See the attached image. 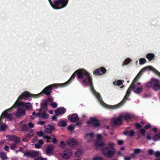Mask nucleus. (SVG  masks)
<instances>
[{
	"instance_id": "obj_1",
	"label": "nucleus",
	"mask_w": 160,
	"mask_h": 160,
	"mask_svg": "<svg viewBox=\"0 0 160 160\" xmlns=\"http://www.w3.org/2000/svg\"><path fill=\"white\" fill-rule=\"evenodd\" d=\"M76 74H77L78 78L79 79H83L82 81V82L84 84V82L83 81L85 78H89V77H90L91 79L92 78L90 76L91 74L89 73L87 71L83 69H79L75 71L72 75L70 79L67 81L65 83L60 84L61 86L63 87L69 84L72 82V79L74 78Z\"/></svg>"
},
{
	"instance_id": "obj_39",
	"label": "nucleus",
	"mask_w": 160,
	"mask_h": 160,
	"mask_svg": "<svg viewBox=\"0 0 160 160\" xmlns=\"http://www.w3.org/2000/svg\"><path fill=\"white\" fill-rule=\"evenodd\" d=\"M7 127V125L5 124L2 125L0 126V130L2 131H4L5 130Z\"/></svg>"
},
{
	"instance_id": "obj_5",
	"label": "nucleus",
	"mask_w": 160,
	"mask_h": 160,
	"mask_svg": "<svg viewBox=\"0 0 160 160\" xmlns=\"http://www.w3.org/2000/svg\"><path fill=\"white\" fill-rule=\"evenodd\" d=\"M145 87L149 88L152 87L153 90L157 91L160 90V83L158 80L152 79L150 82L147 83L145 85Z\"/></svg>"
},
{
	"instance_id": "obj_47",
	"label": "nucleus",
	"mask_w": 160,
	"mask_h": 160,
	"mask_svg": "<svg viewBox=\"0 0 160 160\" xmlns=\"http://www.w3.org/2000/svg\"><path fill=\"white\" fill-rule=\"evenodd\" d=\"M22 129L23 130H27L28 128V125L26 124H24L22 125Z\"/></svg>"
},
{
	"instance_id": "obj_14",
	"label": "nucleus",
	"mask_w": 160,
	"mask_h": 160,
	"mask_svg": "<svg viewBox=\"0 0 160 160\" xmlns=\"http://www.w3.org/2000/svg\"><path fill=\"white\" fill-rule=\"evenodd\" d=\"M68 119L71 122H75L79 120V118L77 114H73L68 115Z\"/></svg>"
},
{
	"instance_id": "obj_23",
	"label": "nucleus",
	"mask_w": 160,
	"mask_h": 160,
	"mask_svg": "<svg viewBox=\"0 0 160 160\" xmlns=\"http://www.w3.org/2000/svg\"><path fill=\"white\" fill-rule=\"evenodd\" d=\"M128 97L129 96H127V95H126L122 101L116 105L117 108H119L125 102Z\"/></svg>"
},
{
	"instance_id": "obj_11",
	"label": "nucleus",
	"mask_w": 160,
	"mask_h": 160,
	"mask_svg": "<svg viewBox=\"0 0 160 160\" xmlns=\"http://www.w3.org/2000/svg\"><path fill=\"white\" fill-rule=\"evenodd\" d=\"M22 152L24 153V156H26L28 157L31 158L38 157L39 154V152L33 150L27 152L23 151Z\"/></svg>"
},
{
	"instance_id": "obj_7",
	"label": "nucleus",
	"mask_w": 160,
	"mask_h": 160,
	"mask_svg": "<svg viewBox=\"0 0 160 160\" xmlns=\"http://www.w3.org/2000/svg\"><path fill=\"white\" fill-rule=\"evenodd\" d=\"M62 87L60 84H52L45 88L42 91V92L47 95H50L52 91L53 87Z\"/></svg>"
},
{
	"instance_id": "obj_17",
	"label": "nucleus",
	"mask_w": 160,
	"mask_h": 160,
	"mask_svg": "<svg viewBox=\"0 0 160 160\" xmlns=\"http://www.w3.org/2000/svg\"><path fill=\"white\" fill-rule=\"evenodd\" d=\"M72 154V152L71 150L69 149L64 151L62 157L63 158L67 159Z\"/></svg>"
},
{
	"instance_id": "obj_48",
	"label": "nucleus",
	"mask_w": 160,
	"mask_h": 160,
	"mask_svg": "<svg viewBox=\"0 0 160 160\" xmlns=\"http://www.w3.org/2000/svg\"><path fill=\"white\" fill-rule=\"evenodd\" d=\"M137 78H138L137 77H136L133 80L131 85H132L133 84V85H135L136 84V83L137 80L138 79Z\"/></svg>"
},
{
	"instance_id": "obj_49",
	"label": "nucleus",
	"mask_w": 160,
	"mask_h": 160,
	"mask_svg": "<svg viewBox=\"0 0 160 160\" xmlns=\"http://www.w3.org/2000/svg\"><path fill=\"white\" fill-rule=\"evenodd\" d=\"M67 128L69 131H72L73 130L74 127L72 125H70L68 126Z\"/></svg>"
},
{
	"instance_id": "obj_24",
	"label": "nucleus",
	"mask_w": 160,
	"mask_h": 160,
	"mask_svg": "<svg viewBox=\"0 0 160 160\" xmlns=\"http://www.w3.org/2000/svg\"><path fill=\"white\" fill-rule=\"evenodd\" d=\"M96 148L97 149H101L104 145V143L102 142H97L95 143Z\"/></svg>"
},
{
	"instance_id": "obj_60",
	"label": "nucleus",
	"mask_w": 160,
	"mask_h": 160,
	"mask_svg": "<svg viewBox=\"0 0 160 160\" xmlns=\"http://www.w3.org/2000/svg\"><path fill=\"white\" fill-rule=\"evenodd\" d=\"M148 152L149 155H152L153 153V151L151 149H149Z\"/></svg>"
},
{
	"instance_id": "obj_2",
	"label": "nucleus",
	"mask_w": 160,
	"mask_h": 160,
	"mask_svg": "<svg viewBox=\"0 0 160 160\" xmlns=\"http://www.w3.org/2000/svg\"><path fill=\"white\" fill-rule=\"evenodd\" d=\"M87 78H85L83 80V82H84V84L86 86H89L90 87V89L93 93L96 96L97 98L98 99L99 102L103 106L105 107H107L108 105L105 104L102 99V98L101 97L100 94L97 92L94 89L92 81V78L91 79L90 77Z\"/></svg>"
},
{
	"instance_id": "obj_52",
	"label": "nucleus",
	"mask_w": 160,
	"mask_h": 160,
	"mask_svg": "<svg viewBox=\"0 0 160 160\" xmlns=\"http://www.w3.org/2000/svg\"><path fill=\"white\" fill-rule=\"evenodd\" d=\"M145 130L143 129H141L140 130V132L142 136H144L145 134Z\"/></svg>"
},
{
	"instance_id": "obj_53",
	"label": "nucleus",
	"mask_w": 160,
	"mask_h": 160,
	"mask_svg": "<svg viewBox=\"0 0 160 160\" xmlns=\"http://www.w3.org/2000/svg\"><path fill=\"white\" fill-rule=\"evenodd\" d=\"M34 147L36 148L39 149L41 148V146L38 143L35 144Z\"/></svg>"
},
{
	"instance_id": "obj_20",
	"label": "nucleus",
	"mask_w": 160,
	"mask_h": 160,
	"mask_svg": "<svg viewBox=\"0 0 160 160\" xmlns=\"http://www.w3.org/2000/svg\"><path fill=\"white\" fill-rule=\"evenodd\" d=\"M48 103L47 100H44L40 104V106L42 110H46L48 109Z\"/></svg>"
},
{
	"instance_id": "obj_6",
	"label": "nucleus",
	"mask_w": 160,
	"mask_h": 160,
	"mask_svg": "<svg viewBox=\"0 0 160 160\" xmlns=\"http://www.w3.org/2000/svg\"><path fill=\"white\" fill-rule=\"evenodd\" d=\"M147 70H148L149 71H152L156 74H157L159 77H160V75L158 73H160V72H159L156 69H155V68H153L151 66H147L142 68L141 69V71L137 75L136 77L138 78V79H139V78L140 77L141 75H142V73L144 72Z\"/></svg>"
},
{
	"instance_id": "obj_30",
	"label": "nucleus",
	"mask_w": 160,
	"mask_h": 160,
	"mask_svg": "<svg viewBox=\"0 0 160 160\" xmlns=\"http://www.w3.org/2000/svg\"><path fill=\"white\" fill-rule=\"evenodd\" d=\"M58 125L59 127H65L67 126V123L65 121H61L58 122Z\"/></svg>"
},
{
	"instance_id": "obj_37",
	"label": "nucleus",
	"mask_w": 160,
	"mask_h": 160,
	"mask_svg": "<svg viewBox=\"0 0 160 160\" xmlns=\"http://www.w3.org/2000/svg\"><path fill=\"white\" fill-rule=\"evenodd\" d=\"M82 151L80 149H78V151L75 152V154L76 156L79 157L82 155Z\"/></svg>"
},
{
	"instance_id": "obj_22",
	"label": "nucleus",
	"mask_w": 160,
	"mask_h": 160,
	"mask_svg": "<svg viewBox=\"0 0 160 160\" xmlns=\"http://www.w3.org/2000/svg\"><path fill=\"white\" fill-rule=\"evenodd\" d=\"M46 153L48 154L52 152L53 151V148L51 144H50L47 146V148L46 150Z\"/></svg>"
},
{
	"instance_id": "obj_27",
	"label": "nucleus",
	"mask_w": 160,
	"mask_h": 160,
	"mask_svg": "<svg viewBox=\"0 0 160 160\" xmlns=\"http://www.w3.org/2000/svg\"><path fill=\"white\" fill-rule=\"evenodd\" d=\"M122 119H124L126 121H128L131 119L132 117L131 115L127 114L124 115H121Z\"/></svg>"
},
{
	"instance_id": "obj_3",
	"label": "nucleus",
	"mask_w": 160,
	"mask_h": 160,
	"mask_svg": "<svg viewBox=\"0 0 160 160\" xmlns=\"http://www.w3.org/2000/svg\"><path fill=\"white\" fill-rule=\"evenodd\" d=\"M114 144L113 142H109L108 146L102 149V154L106 157L111 158L115 154V149L114 148Z\"/></svg>"
},
{
	"instance_id": "obj_16",
	"label": "nucleus",
	"mask_w": 160,
	"mask_h": 160,
	"mask_svg": "<svg viewBox=\"0 0 160 160\" xmlns=\"http://www.w3.org/2000/svg\"><path fill=\"white\" fill-rule=\"evenodd\" d=\"M12 114L8 113L7 112V110H6L4 111L2 113L0 119L5 117L7 118L9 121H11L13 119V117L12 116Z\"/></svg>"
},
{
	"instance_id": "obj_56",
	"label": "nucleus",
	"mask_w": 160,
	"mask_h": 160,
	"mask_svg": "<svg viewBox=\"0 0 160 160\" xmlns=\"http://www.w3.org/2000/svg\"><path fill=\"white\" fill-rule=\"evenodd\" d=\"M43 138L44 139H47L48 140H50L51 139V138L48 135L44 136H43Z\"/></svg>"
},
{
	"instance_id": "obj_44",
	"label": "nucleus",
	"mask_w": 160,
	"mask_h": 160,
	"mask_svg": "<svg viewBox=\"0 0 160 160\" xmlns=\"http://www.w3.org/2000/svg\"><path fill=\"white\" fill-rule=\"evenodd\" d=\"M135 127L137 129H141L142 127V125L139 123H136Z\"/></svg>"
},
{
	"instance_id": "obj_46",
	"label": "nucleus",
	"mask_w": 160,
	"mask_h": 160,
	"mask_svg": "<svg viewBox=\"0 0 160 160\" xmlns=\"http://www.w3.org/2000/svg\"><path fill=\"white\" fill-rule=\"evenodd\" d=\"M37 134L39 137H42L44 135V133L42 131H41L40 132H37Z\"/></svg>"
},
{
	"instance_id": "obj_33",
	"label": "nucleus",
	"mask_w": 160,
	"mask_h": 160,
	"mask_svg": "<svg viewBox=\"0 0 160 160\" xmlns=\"http://www.w3.org/2000/svg\"><path fill=\"white\" fill-rule=\"evenodd\" d=\"M0 157L2 160H5L7 158L6 153L3 152H2L0 153Z\"/></svg>"
},
{
	"instance_id": "obj_21",
	"label": "nucleus",
	"mask_w": 160,
	"mask_h": 160,
	"mask_svg": "<svg viewBox=\"0 0 160 160\" xmlns=\"http://www.w3.org/2000/svg\"><path fill=\"white\" fill-rule=\"evenodd\" d=\"M67 143L69 146H74L76 144V141L74 139H70L67 142Z\"/></svg>"
},
{
	"instance_id": "obj_62",
	"label": "nucleus",
	"mask_w": 160,
	"mask_h": 160,
	"mask_svg": "<svg viewBox=\"0 0 160 160\" xmlns=\"http://www.w3.org/2000/svg\"><path fill=\"white\" fill-rule=\"evenodd\" d=\"M38 143H39V144L40 145H41V146L42 145H43V144H44V142H43V141L41 140V139H40L39 140H38Z\"/></svg>"
},
{
	"instance_id": "obj_34",
	"label": "nucleus",
	"mask_w": 160,
	"mask_h": 160,
	"mask_svg": "<svg viewBox=\"0 0 160 160\" xmlns=\"http://www.w3.org/2000/svg\"><path fill=\"white\" fill-rule=\"evenodd\" d=\"M49 116V114H46L43 112L42 113L41 117L43 119H47L48 118Z\"/></svg>"
},
{
	"instance_id": "obj_57",
	"label": "nucleus",
	"mask_w": 160,
	"mask_h": 160,
	"mask_svg": "<svg viewBox=\"0 0 160 160\" xmlns=\"http://www.w3.org/2000/svg\"><path fill=\"white\" fill-rule=\"evenodd\" d=\"M155 155L157 158L160 157V152L159 151H157L155 153Z\"/></svg>"
},
{
	"instance_id": "obj_8",
	"label": "nucleus",
	"mask_w": 160,
	"mask_h": 160,
	"mask_svg": "<svg viewBox=\"0 0 160 160\" xmlns=\"http://www.w3.org/2000/svg\"><path fill=\"white\" fill-rule=\"evenodd\" d=\"M41 93H40L38 94L34 95L30 94L28 91H25L22 93L18 97V99H21L22 98L25 100H28L29 97L38 98L41 96Z\"/></svg>"
},
{
	"instance_id": "obj_26",
	"label": "nucleus",
	"mask_w": 160,
	"mask_h": 160,
	"mask_svg": "<svg viewBox=\"0 0 160 160\" xmlns=\"http://www.w3.org/2000/svg\"><path fill=\"white\" fill-rule=\"evenodd\" d=\"M23 102H20L19 100L18 99L16 101L12 107V108H16V107H20L21 106H22Z\"/></svg>"
},
{
	"instance_id": "obj_25",
	"label": "nucleus",
	"mask_w": 160,
	"mask_h": 160,
	"mask_svg": "<svg viewBox=\"0 0 160 160\" xmlns=\"http://www.w3.org/2000/svg\"><path fill=\"white\" fill-rule=\"evenodd\" d=\"M123 134L125 135H128L132 137L134 135L135 132L133 130H131L130 132L126 131L123 132Z\"/></svg>"
},
{
	"instance_id": "obj_10",
	"label": "nucleus",
	"mask_w": 160,
	"mask_h": 160,
	"mask_svg": "<svg viewBox=\"0 0 160 160\" xmlns=\"http://www.w3.org/2000/svg\"><path fill=\"white\" fill-rule=\"evenodd\" d=\"M87 124H92L95 128L99 127L100 124L98 119L95 117H90V120L87 122Z\"/></svg>"
},
{
	"instance_id": "obj_18",
	"label": "nucleus",
	"mask_w": 160,
	"mask_h": 160,
	"mask_svg": "<svg viewBox=\"0 0 160 160\" xmlns=\"http://www.w3.org/2000/svg\"><path fill=\"white\" fill-rule=\"evenodd\" d=\"M48 128H45V132L48 134H51L53 130L55 129V128L52 125L48 124Z\"/></svg>"
},
{
	"instance_id": "obj_59",
	"label": "nucleus",
	"mask_w": 160,
	"mask_h": 160,
	"mask_svg": "<svg viewBox=\"0 0 160 160\" xmlns=\"http://www.w3.org/2000/svg\"><path fill=\"white\" fill-rule=\"evenodd\" d=\"M151 125L150 123L146 125L144 127V128L146 129H148L151 127Z\"/></svg>"
},
{
	"instance_id": "obj_36",
	"label": "nucleus",
	"mask_w": 160,
	"mask_h": 160,
	"mask_svg": "<svg viewBox=\"0 0 160 160\" xmlns=\"http://www.w3.org/2000/svg\"><path fill=\"white\" fill-rule=\"evenodd\" d=\"M131 62V60L129 58L126 59L124 61L122 64V66H124L126 65L129 64Z\"/></svg>"
},
{
	"instance_id": "obj_50",
	"label": "nucleus",
	"mask_w": 160,
	"mask_h": 160,
	"mask_svg": "<svg viewBox=\"0 0 160 160\" xmlns=\"http://www.w3.org/2000/svg\"><path fill=\"white\" fill-rule=\"evenodd\" d=\"M132 88H130V86L129 88H128V89L127 90V91L126 92V95H127V96H129V94H130V92L131 91Z\"/></svg>"
},
{
	"instance_id": "obj_43",
	"label": "nucleus",
	"mask_w": 160,
	"mask_h": 160,
	"mask_svg": "<svg viewBox=\"0 0 160 160\" xmlns=\"http://www.w3.org/2000/svg\"><path fill=\"white\" fill-rule=\"evenodd\" d=\"M17 144L13 143H12L10 145V148L12 150H14L15 148H16L17 146Z\"/></svg>"
},
{
	"instance_id": "obj_15",
	"label": "nucleus",
	"mask_w": 160,
	"mask_h": 160,
	"mask_svg": "<svg viewBox=\"0 0 160 160\" xmlns=\"http://www.w3.org/2000/svg\"><path fill=\"white\" fill-rule=\"evenodd\" d=\"M66 111V108L64 107H61L57 108L55 110L54 112L55 115L57 116H58L60 114H64L65 113Z\"/></svg>"
},
{
	"instance_id": "obj_32",
	"label": "nucleus",
	"mask_w": 160,
	"mask_h": 160,
	"mask_svg": "<svg viewBox=\"0 0 160 160\" xmlns=\"http://www.w3.org/2000/svg\"><path fill=\"white\" fill-rule=\"evenodd\" d=\"M100 71L99 68H98L95 69L93 72V74L94 75H102V74L100 72Z\"/></svg>"
},
{
	"instance_id": "obj_9",
	"label": "nucleus",
	"mask_w": 160,
	"mask_h": 160,
	"mask_svg": "<svg viewBox=\"0 0 160 160\" xmlns=\"http://www.w3.org/2000/svg\"><path fill=\"white\" fill-rule=\"evenodd\" d=\"M140 82H138L136 85H131L130 88L133 90V91L137 94H140L141 93L143 90L142 87L140 86Z\"/></svg>"
},
{
	"instance_id": "obj_58",
	"label": "nucleus",
	"mask_w": 160,
	"mask_h": 160,
	"mask_svg": "<svg viewBox=\"0 0 160 160\" xmlns=\"http://www.w3.org/2000/svg\"><path fill=\"white\" fill-rule=\"evenodd\" d=\"M97 139L100 140H102V135L99 134H97Z\"/></svg>"
},
{
	"instance_id": "obj_12",
	"label": "nucleus",
	"mask_w": 160,
	"mask_h": 160,
	"mask_svg": "<svg viewBox=\"0 0 160 160\" xmlns=\"http://www.w3.org/2000/svg\"><path fill=\"white\" fill-rule=\"evenodd\" d=\"M9 140L10 141L14 142V143L19 144L21 142V139L20 138L14 135H8Z\"/></svg>"
},
{
	"instance_id": "obj_55",
	"label": "nucleus",
	"mask_w": 160,
	"mask_h": 160,
	"mask_svg": "<svg viewBox=\"0 0 160 160\" xmlns=\"http://www.w3.org/2000/svg\"><path fill=\"white\" fill-rule=\"evenodd\" d=\"M118 144L119 145H122L123 143V141L122 140H118L117 142Z\"/></svg>"
},
{
	"instance_id": "obj_63",
	"label": "nucleus",
	"mask_w": 160,
	"mask_h": 160,
	"mask_svg": "<svg viewBox=\"0 0 160 160\" xmlns=\"http://www.w3.org/2000/svg\"><path fill=\"white\" fill-rule=\"evenodd\" d=\"M38 124L42 125L45 123V122L44 121H39V122H38Z\"/></svg>"
},
{
	"instance_id": "obj_45",
	"label": "nucleus",
	"mask_w": 160,
	"mask_h": 160,
	"mask_svg": "<svg viewBox=\"0 0 160 160\" xmlns=\"http://www.w3.org/2000/svg\"><path fill=\"white\" fill-rule=\"evenodd\" d=\"M140 152L141 150L139 148L135 149H134V154H136L140 153Z\"/></svg>"
},
{
	"instance_id": "obj_40",
	"label": "nucleus",
	"mask_w": 160,
	"mask_h": 160,
	"mask_svg": "<svg viewBox=\"0 0 160 160\" xmlns=\"http://www.w3.org/2000/svg\"><path fill=\"white\" fill-rule=\"evenodd\" d=\"M88 136H90L91 138H93L94 136V133L92 132L87 133L85 136V137L87 138Z\"/></svg>"
},
{
	"instance_id": "obj_35",
	"label": "nucleus",
	"mask_w": 160,
	"mask_h": 160,
	"mask_svg": "<svg viewBox=\"0 0 160 160\" xmlns=\"http://www.w3.org/2000/svg\"><path fill=\"white\" fill-rule=\"evenodd\" d=\"M23 107L27 109H29L31 107V104L30 103H24L23 104L22 106Z\"/></svg>"
},
{
	"instance_id": "obj_54",
	"label": "nucleus",
	"mask_w": 160,
	"mask_h": 160,
	"mask_svg": "<svg viewBox=\"0 0 160 160\" xmlns=\"http://www.w3.org/2000/svg\"><path fill=\"white\" fill-rule=\"evenodd\" d=\"M34 160H47L46 158H44L41 157H38L35 158Z\"/></svg>"
},
{
	"instance_id": "obj_28",
	"label": "nucleus",
	"mask_w": 160,
	"mask_h": 160,
	"mask_svg": "<svg viewBox=\"0 0 160 160\" xmlns=\"http://www.w3.org/2000/svg\"><path fill=\"white\" fill-rule=\"evenodd\" d=\"M123 80H116L113 82V84L115 85H117L118 86H120L123 83Z\"/></svg>"
},
{
	"instance_id": "obj_41",
	"label": "nucleus",
	"mask_w": 160,
	"mask_h": 160,
	"mask_svg": "<svg viewBox=\"0 0 160 160\" xmlns=\"http://www.w3.org/2000/svg\"><path fill=\"white\" fill-rule=\"evenodd\" d=\"M100 72L102 73V74H104L107 72V70L106 68L103 67H100Z\"/></svg>"
},
{
	"instance_id": "obj_64",
	"label": "nucleus",
	"mask_w": 160,
	"mask_h": 160,
	"mask_svg": "<svg viewBox=\"0 0 160 160\" xmlns=\"http://www.w3.org/2000/svg\"><path fill=\"white\" fill-rule=\"evenodd\" d=\"M93 160H103V159L101 158L95 157L93 158Z\"/></svg>"
},
{
	"instance_id": "obj_61",
	"label": "nucleus",
	"mask_w": 160,
	"mask_h": 160,
	"mask_svg": "<svg viewBox=\"0 0 160 160\" xmlns=\"http://www.w3.org/2000/svg\"><path fill=\"white\" fill-rule=\"evenodd\" d=\"M28 125L29 128H33L34 126V124L32 122H29L28 123Z\"/></svg>"
},
{
	"instance_id": "obj_19",
	"label": "nucleus",
	"mask_w": 160,
	"mask_h": 160,
	"mask_svg": "<svg viewBox=\"0 0 160 160\" xmlns=\"http://www.w3.org/2000/svg\"><path fill=\"white\" fill-rule=\"evenodd\" d=\"M25 110L23 109L18 108L15 114L17 117H21L25 114Z\"/></svg>"
},
{
	"instance_id": "obj_42",
	"label": "nucleus",
	"mask_w": 160,
	"mask_h": 160,
	"mask_svg": "<svg viewBox=\"0 0 160 160\" xmlns=\"http://www.w3.org/2000/svg\"><path fill=\"white\" fill-rule=\"evenodd\" d=\"M50 105L53 108H56L57 106V104L56 102H54L51 103Z\"/></svg>"
},
{
	"instance_id": "obj_29",
	"label": "nucleus",
	"mask_w": 160,
	"mask_h": 160,
	"mask_svg": "<svg viewBox=\"0 0 160 160\" xmlns=\"http://www.w3.org/2000/svg\"><path fill=\"white\" fill-rule=\"evenodd\" d=\"M154 55L152 53H148L146 55V58L149 61L152 60L154 58Z\"/></svg>"
},
{
	"instance_id": "obj_38",
	"label": "nucleus",
	"mask_w": 160,
	"mask_h": 160,
	"mask_svg": "<svg viewBox=\"0 0 160 160\" xmlns=\"http://www.w3.org/2000/svg\"><path fill=\"white\" fill-rule=\"evenodd\" d=\"M139 62L140 64L142 65L146 62V60L144 58H141L139 59Z\"/></svg>"
},
{
	"instance_id": "obj_31",
	"label": "nucleus",
	"mask_w": 160,
	"mask_h": 160,
	"mask_svg": "<svg viewBox=\"0 0 160 160\" xmlns=\"http://www.w3.org/2000/svg\"><path fill=\"white\" fill-rule=\"evenodd\" d=\"M160 138V132H158L157 134H155L152 139L154 141H156L159 139Z\"/></svg>"
},
{
	"instance_id": "obj_51",
	"label": "nucleus",
	"mask_w": 160,
	"mask_h": 160,
	"mask_svg": "<svg viewBox=\"0 0 160 160\" xmlns=\"http://www.w3.org/2000/svg\"><path fill=\"white\" fill-rule=\"evenodd\" d=\"M60 146L61 147L63 148L66 146V144L64 141H62L60 142Z\"/></svg>"
},
{
	"instance_id": "obj_4",
	"label": "nucleus",
	"mask_w": 160,
	"mask_h": 160,
	"mask_svg": "<svg viewBox=\"0 0 160 160\" xmlns=\"http://www.w3.org/2000/svg\"><path fill=\"white\" fill-rule=\"evenodd\" d=\"M69 0H56L52 2L48 0L52 7L54 9H59L64 8L67 5Z\"/></svg>"
},
{
	"instance_id": "obj_13",
	"label": "nucleus",
	"mask_w": 160,
	"mask_h": 160,
	"mask_svg": "<svg viewBox=\"0 0 160 160\" xmlns=\"http://www.w3.org/2000/svg\"><path fill=\"white\" fill-rule=\"evenodd\" d=\"M122 115H120L117 118H113L112 120V122L115 125H121L122 124Z\"/></svg>"
}]
</instances>
